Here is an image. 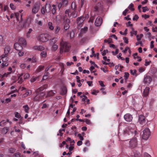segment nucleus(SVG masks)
I'll return each instance as SVG.
<instances>
[{
    "mask_svg": "<svg viewBox=\"0 0 157 157\" xmlns=\"http://www.w3.org/2000/svg\"><path fill=\"white\" fill-rule=\"evenodd\" d=\"M124 129L122 132V134L125 137H129V136L136 134L137 132L135 125L132 124L129 126H125Z\"/></svg>",
    "mask_w": 157,
    "mask_h": 157,
    "instance_id": "f257e3e1",
    "label": "nucleus"
},
{
    "mask_svg": "<svg viewBox=\"0 0 157 157\" xmlns=\"http://www.w3.org/2000/svg\"><path fill=\"white\" fill-rule=\"evenodd\" d=\"M60 52H63L64 51L65 52H68L71 47V44L68 42L64 41L62 40L60 43Z\"/></svg>",
    "mask_w": 157,
    "mask_h": 157,
    "instance_id": "f03ea898",
    "label": "nucleus"
},
{
    "mask_svg": "<svg viewBox=\"0 0 157 157\" xmlns=\"http://www.w3.org/2000/svg\"><path fill=\"white\" fill-rule=\"evenodd\" d=\"M137 145V140L136 137H133L129 142V147L131 149L134 148Z\"/></svg>",
    "mask_w": 157,
    "mask_h": 157,
    "instance_id": "7ed1b4c3",
    "label": "nucleus"
},
{
    "mask_svg": "<svg viewBox=\"0 0 157 157\" xmlns=\"http://www.w3.org/2000/svg\"><path fill=\"white\" fill-rule=\"evenodd\" d=\"M48 35L47 34H41L37 37V39L39 41L44 42L48 40Z\"/></svg>",
    "mask_w": 157,
    "mask_h": 157,
    "instance_id": "20e7f679",
    "label": "nucleus"
},
{
    "mask_svg": "<svg viewBox=\"0 0 157 157\" xmlns=\"http://www.w3.org/2000/svg\"><path fill=\"white\" fill-rule=\"evenodd\" d=\"M151 132L148 128H146L143 131L142 138L145 140H147L148 138L150 135Z\"/></svg>",
    "mask_w": 157,
    "mask_h": 157,
    "instance_id": "39448f33",
    "label": "nucleus"
},
{
    "mask_svg": "<svg viewBox=\"0 0 157 157\" xmlns=\"http://www.w3.org/2000/svg\"><path fill=\"white\" fill-rule=\"evenodd\" d=\"M147 120L144 116L140 115L138 116V123L140 125H144L145 124Z\"/></svg>",
    "mask_w": 157,
    "mask_h": 157,
    "instance_id": "423d86ee",
    "label": "nucleus"
},
{
    "mask_svg": "<svg viewBox=\"0 0 157 157\" xmlns=\"http://www.w3.org/2000/svg\"><path fill=\"white\" fill-rule=\"evenodd\" d=\"M84 20L85 19L83 16H81L77 18L76 21L78 29H81L83 25Z\"/></svg>",
    "mask_w": 157,
    "mask_h": 157,
    "instance_id": "0eeeda50",
    "label": "nucleus"
},
{
    "mask_svg": "<svg viewBox=\"0 0 157 157\" xmlns=\"http://www.w3.org/2000/svg\"><path fill=\"white\" fill-rule=\"evenodd\" d=\"M7 56L6 55H3L0 57V58H1V59L2 60L3 62L2 64V67L4 66H7L9 64L8 62V59Z\"/></svg>",
    "mask_w": 157,
    "mask_h": 157,
    "instance_id": "6e6552de",
    "label": "nucleus"
},
{
    "mask_svg": "<svg viewBox=\"0 0 157 157\" xmlns=\"http://www.w3.org/2000/svg\"><path fill=\"white\" fill-rule=\"evenodd\" d=\"M40 4L39 2H36L34 5L32 10V13L36 14L37 13L40 9Z\"/></svg>",
    "mask_w": 157,
    "mask_h": 157,
    "instance_id": "1a4fd4ad",
    "label": "nucleus"
},
{
    "mask_svg": "<svg viewBox=\"0 0 157 157\" xmlns=\"http://www.w3.org/2000/svg\"><path fill=\"white\" fill-rule=\"evenodd\" d=\"M124 118L126 121L128 122L131 121L133 119L132 115L129 113H127L125 114L124 116Z\"/></svg>",
    "mask_w": 157,
    "mask_h": 157,
    "instance_id": "9d476101",
    "label": "nucleus"
},
{
    "mask_svg": "<svg viewBox=\"0 0 157 157\" xmlns=\"http://www.w3.org/2000/svg\"><path fill=\"white\" fill-rule=\"evenodd\" d=\"M102 22V19L101 17H98L97 18L95 21V25L97 26H100L101 25Z\"/></svg>",
    "mask_w": 157,
    "mask_h": 157,
    "instance_id": "9b49d317",
    "label": "nucleus"
},
{
    "mask_svg": "<svg viewBox=\"0 0 157 157\" xmlns=\"http://www.w3.org/2000/svg\"><path fill=\"white\" fill-rule=\"evenodd\" d=\"M152 81V79L151 76L146 75L144 77V82L145 83H150Z\"/></svg>",
    "mask_w": 157,
    "mask_h": 157,
    "instance_id": "f8f14e48",
    "label": "nucleus"
},
{
    "mask_svg": "<svg viewBox=\"0 0 157 157\" xmlns=\"http://www.w3.org/2000/svg\"><path fill=\"white\" fill-rule=\"evenodd\" d=\"M150 90L149 87H146L143 93V96L144 97H146L148 95Z\"/></svg>",
    "mask_w": 157,
    "mask_h": 157,
    "instance_id": "ddd939ff",
    "label": "nucleus"
},
{
    "mask_svg": "<svg viewBox=\"0 0 157 157\" xmlns=\"http://www.w3.org/2000/svg\"><path fill=\"white\" fill-rule=\"evenodd\" d=\"M19 44V43H16L14 44V48L17 51L21 50L22 49V47Z\"/></svg>",
    "mask_w": 157,
    "mask_h": 157,
    "instance_id": "4468645a",
    "label": "nucleus"
},
{
    "mask_svg": "<svg viewBox=\"0 0 157 157\" xmlns=\"http://www.w3.org/2000/svg\"><path fill=\"white\" fill-rule=\"evenodd\" d=\"M19 43L23 45H26V43L25 39L23 38H21L19 40Z\"/></svg>",
    "mask_w": 157,
    "mask_h": 157,
    "instance_id": "2eb2a0df",
    "label": "nucleus"
},
{
    "mask_svg": "<svg viewBox=\"0 0 157 157\" xmlns=\"http://www.w3.org/2000/svg\"><path fill=\"white\" fill-rule=\"evenodd\" d=\"M67 88L65 86H63L61 88V90L60 91V94L62 95L65 94H67Z\"/></svg>",
    "mask_w": 157,
    "mask_h": 157,
    "instance_id": "dca6fc26",
    "label": "nucleus"
},
{
    "mask_svg": "<svg viewBox=\"0 0 157 157\" xmlns=\"http://www.w3.org/2000/svg\"><path fill=\"white\" fill-rule=\"evenodd\" d=\"M44 48L42 46H36L33 47V49L35 50L42 51L44 49Z\"/></svg>",
    "mask_w": 157,
    "mask_h": 157,
    "instance_id": "f3484780",
    "label": "nucleus"
},
{
    "mask_svg": "<svg viewBox=\"0 0 157 157\" xmlns=\"http://www.w3.org/2000/svg\"><path fill=\"white\" fill-rule=\"evenodd\" d=\"M45 10L46 13H49L50 10L51 6L49 4H46L45 6Z\"/></svg>",
    "mask_w": 157,
    "mask_h": 157,
    "instance_id": "a211bd4d",
    "label": "nucleus"
},
{
    "mask_svg": "<svg viewBox=\"0 0 157 157\" xmlns=\"http://www.w3.org/2000/svg\"><path fill=\"white\" fill-rule=\"evenodd\" d=\"M44 95V94L43 92H41L38 94L35 97V99L38 101H39L40 99L39 98V97H40Z\"/></svg>",
    "mask_w": 157,
    "mask_h": 157,
    "instance_id": "6ab92c4d",
    "label": "nucleus"
},
{
    "mask_svg": "<svg viewBox=\"0 0 157 157\" xmlns=\"http://www.w3.org/2000/svg\"><path fill=\"white\" fill-rule=\"evenodd\" d=\"M23 73H21L19 75V76H18V82L20 84H21L23 82V80L22 77V76H23Z\"/></svg>",
    "mask_w": 157,
    "mask_h": 157,
    "instance_id": "aec40b11",
    "label": "nucleus"
},
{
    "mask_svg": "<svg viewBox=\"0 0 157 157\" xmlns=\"http://www.w3.org/2000/svg\"><path fill=\"white\" fill-rule=\"evenodd\" d=\"M66 141H69L70 143V145L72 146L74 145V144L75 143V141L74 140H72L70 137H68L66 140Z\"/></svg>",
    "mask_w": 157,
    "mask_h": 157,
    "instance_id": "412c9836",
    "label": "nucleus"
},
{
    "mask_svg": "<svg viewBox=\"0 0 157 157\" xmlns=\"http://www.w3.org/2000/svg\"><path fill=\"white\" fill-rule=\"evenodd\" d=\"M10 48L9 47L7 46H6L4 49V53L5 55H6L7 56V54L9 53Z\"/></svg>",
    "mask_w": 157,
    "mask_h": 157,
    "instance_id": "4be33fe9",
    "label": "nucleus"
},
{
    "mask_svg": "<svg viewBox=\"0 0 157 157\" xmlns=\"http://www.w3.org/2000/svg\"><path fill=\"white\" fill-rule=\"evenodd\" d=\"M70 15H71V17L72 16L74 18L76 17L77 16V12L75 10L71 13Z\"/></svg>",
    "mask_w": 157,
    "mask_h": 157,
    "instance_id": "5701e85b",
    "label": "nucleus"
},
{
    "mask_svg": "<svg viewBox=\"0 0 157 157\" xmlns=\"http://www.w3.org/2000/svg\"><path fill=\"white\" fill-rule=\"evenodd\" d=\"M6 122H9V120H7L6 121L3 120L0 123V126H3L6 125Z\"/></svg>",
    "mask_w": 157,
    "mask_h": 157,
    "instance_id": "b1692460",
    "label": "nucleus"
},
{
    "mask_svg": "<svg viewBox=\"0 0 157 157\" xmlns=\"http://www.w3.org/2000/svg\"><path fill=\"white\" fill-rule=\"evenodd\" d=\"M23 108L24 109V110L26 113H28L29 110V108L28 105H26L23 106Z\"/></svg>",
    "mask_w": 157,
    "mask_h": 157,
    "instance_id": "393cba45",
    "label": "nucleus"
},
{
    "mask_svg": "<svg viewBox=\"0 0 157 157\" xmlns=\"http://www.w3.org/2000/svg\"><path fill=\"white\" fill-rule=\"evenodd\" d=\"M48 27L50 30H52L54 29V27L53 26L52 23L51 22H49L48 23Z\"/></svg>",
    "mask_w": 157,
    "mask_h": 157,
    "instance_id": "a878e982",
    "label": "nucleus"
},
{
    "mask_svg": "<svg viewBox=\"0 0 157 157\" xmlns=\"http://www.w3.org/2000/svg\"><path fill=\"white\" fill-rule=\"evenodd\" d=\"M57 41V39L56 38H54L51 40L50 44L52 45L55 44Z\"/></svg>",
    "mask_w": 157,
    "mask_h": 157,
    "instance_id": "bb28decb",
    "label": "nucleus"
},
{
    "mask_svg": "<svg viewBox=\"0 0 157 157\" xmlns=\"http://www.w3.org/2000/svg\"><path fill=\"white\" fill-rule=\"evenodd\" d=\"M144 35L143 34H141L140 35H136V39L138 41H139L143 37Z\"/></svg>",
    "mask_w": 157,
    "mask_h": 157,
    "instance_id": "cd10ccee",
    "label": "nucleus"
},
{
    "mask_svg": "<svg viewBox=\"0 0 157 157\" xmlns=\"http://www.w3.org/2000/svg\"><path fill=\"white\" fill-rule=\"evenodd\" d=\"M60 29V28L58 26H56L55 29V33L56 34L58 33Z\"/></svg>",
    "mask_w": 157,
    "mask_h": 157,
    "instance_id": "c85d7f7f",
    "label": "nucleus"
},
{
    "mask_svg": "<svg viewBox=\"0 0 157 157\" xmlns=\"http://www.w3.org/2000/svg\"><path fill=\"white\" fill-rule=\"evenodd\" d=\"M71 6L72 9L73 10H76L77 7V6L76 5L75 2H72Z\"/></svg>",
    "mask_w": 157,
    "mask_h": 157,
    "instance_id": "c756f323",
    "label": "nucleus"
},
{
    "mask_svg": "<svg viewBox=\"0 0 157 157\" xmlns=\"http://www.w3.org/2000/svg\"><path fill=\"white\" fill-rule=\"evenodd\" d=\"M53 8L52 10V13L53 14H54L56 13V5H52Z\"/></svg>",
    "mask_w": 157,
    "mask_h": 157,
    "instance_id": "7c9ffc66",
    "label": "nucleus"
},
{
    "mask_svg": "<svg viewBox=\"0 0 157 157\" xmlns=\"http://www.w3.org/2000/svg\"><path fill=\"white\" fill-rule=\"evenodd\" d=\"M156 71L157 70L155 68L153 67L151 69L150 72L152 74H154L156 73Z\"/></svg>",
    "mask_w": 157,
    "mask_h": 157,
    "instance_id": "2f4dec72",
    "label": "nucleus"
},
{
    "mask_svg": "<svg viewBox=\"0 0 157 157\" xmlns=\"http://www.w3.org/2000/svg\"><path fill=\"white\" fill-rule=\"evenodd\" d=\"M87 30L88 28L86 27H85L81 30V32L82 33H85Z\"/></svg>",
    "mask_w": 157,
    "mask_h": 157,
    "instance_id": "473e14b6",
    "label": "nucleus"
},
{
    "mask_svg": "<svg viewBox=\"0 0 157 157\" xmlns=\"http://www.w3.org/2000/svg\"><path fill=\"white\" fill-rule=\"evenodd\" d=\"M44 67V66H40L37 69L36 71L37 72H40Z\"/></svg>",
    "mask_w": 157,
    "mask_h": 157,
    "instance_id": "72a5a7b5",
    "label": "nucleus"
},
{
    "mask_svg": "<svg viewBox=\"0 0 157 157\" xmlns=\"http://www.w3.org/2000/svg\"><path fill=\"white\" fill-rule=\"evenodd\" d=\"M64 28L65 30H67L70 27V26H69V24H66V23H64Z\"/></svg>",
    "mask_w": 157,
    "mask_h": 157,
    "instance_id": "f704fd0d",
    "label": "nucleus"
},
{
    "mask_svg": "<svg viewBox=\"0 0 157 157\" xmlns=\"http://www.w3.org/2000/svg\"><path fill=\"white\" fill-rule=\"evenodd\" d=\"M136 72L137 71L136 70H130V73L132 75H136Z\"/></svg>",
    "mask_w": 157,
    "mask_h": 157,
    "instance_id": "c9c22d12",
    "label": "nucleus"
},
{
    "mask_svg": "<svg viewBox=\"0 0 157 157\" xmlns=\"http://www.w3.org/2000/svg\"><path fill=\"white\" fill-rule=\"evenodd\" d=\"M80 97L82 98V101H86V100L87 99V97L84 95H83L82 96H80Z\"/></svg>",
    "mask_w": 157,
    "mask_h": 157,
    "instance_id": "e433bc0d",
    "label": "nucleus"
},
{
    "mask_svg": "<svg viewBox=\"0 0 157 157\" xmlns=\"http://www.w3.org/2000/svg\"><path fill=\"white\" fill-rule=\"evenodd\" d=\"M141 155L140 152L136 151L134 154L135 157H140Z\"/></svg>",
    "mask_w": 157,
    "mask_h": 157,
    "instance_id": "4c0bfd02",
    "label": "nucleus"
},
{
    "mask_svg": "<svg viewBox=\"0 0 157 157\" xmlns=\"http://www.w3.org/2000/svg\"><path fill=\"white\" fill-rule=\"evenodd\" d=\"M133 6V4L132 3H131L128 6V8L129 9L131 10L132 11H134V8H132Z\"/></svg>",
    "mask_w": 157,
    "mask_h": 157,
    "instance_id": "58836bf2",
    "label": "nucleus"
},
{
    "mask_svg": "<svg viewBox=\"0 0 157 157\" xmlns=\"http://www.w3.org/2000/svg\"><path fill=\"white\" fill-rule=\"evenodd\" d=\"M9 128L8 127H5L3 128V132L5 134L9 131Z\"/></svg>",
    "mask_w": 157,
    "mask_h": 157,
    "instance_id": "ea45409f",
    "label": "nucleus"
},
{
    "mask_svg": "<svg viewBox=\"0 0 157 157\" xmlns=\"http://www.w3.org/2000/svg\"><path fill=\"white\" fill-rule=\"evenodd\" d=\"M29 77L30 75L28 73H26L24 75V79H25L28 78Z\"/></svg>",
    "mask_w": 157,
    "mask_h": 157,
    "instance_id": "a19ab883",
    "label": "nucleus"
},
{
    "mask_svg": "<svg viewBox=\"0 0 157 157\" xmlns=\"http://www.w3.org/2000/svg\"><path fill=\"white\" fill-rule=\"evenodd\" d=\"M62 131L65 132V129H60L59 131V133H60V134L59 135V134H58L57 135L58 136L60 135L61 136H62L63 135V133L61 132Z\"/></svg>",
    "mask_w": 157,
    "mask_h": 157,
    "instance_id": "79ce46f5",
    "label": "nucleus"
},
{
    "mask_svg": "<svg viewBox=\"0 0 157 157\" xmlns=\"http://www.w3.org/2000/svg\"><path fill=\"white\" fill-rule=\"evenodd\" d=\"M132 31L130 32V33H133L135 35H136L137 33V31H135L134 28L133 27L131 28Z\"/></svg>",
    "mask_w": 157,
    "mask_h": 157,
    "instance_id": "37998d69",
    "label": "nucleus"
},
{
    "mask_svg": "<svg viewBox=\"0 0 157 157\" xmlns=\"http://www.w3.org/2000/svg\"><path fill=\"white\" fill-rule=\"evenodd\" d=\"M69 12H70V10L69 9H67L65 11V14L66 15H68V17H71V15H70V14H69Z\"/></svg>",
    "mask_w": 157,
    "mask_h": 157,
    "instance_id": "c03bdc74",
    "label": "nucleus"
},
{
    "mask_svg": "<svg viewBox=\"0 0 157 157\" xmlns=\"http://www.w3.org/2000/svg\"><path fill=\"white\" fill-rule=\"evenodd\" d=\"M58 46L56 44H54L52 45L53 50L54 51L56 50L58 48Z\"/></svg>",
    "mask_w": 157,
    "mask_h": 157,
    "instance_id": "a18cd8bd",
    "label": "nucleus"
},
{
    "mask_svg": "<svg viewBox=\"0 0 157 157\" xmlns=\"http://www.w3.org/2000/svg\"><path fill=\"white\" fill-rule=\"evenodd\" d=\"M49 75L48 72H47L46 74H45L43 76V80H46L48 78V75Z\"/></svg>",
    "mask_w": 157,
    "mask_h": 157,
    "instance_id": "49530a36",
    "label": "nucleus"
},
{
    "mask_svg": "<svg viewBox=\"0 0 157 157\" xmlns=\"http://www.w3.org/2000/svg\"><path fill=\"white\" fill-rule=\"evenodd\" d=\"M108 50H104L101 53L102 55L104 56L106 54V53H108Z\"/></svg>",
    "mask_w": 157,
    "mask_h": 157,
    "instance_id": "de8ad7c7",
    "label": "nucleus"
},
{
    "mask_svg": "<svg viewBox=\"0 0 157 157\" xmlns=\"http://www.w3.org/2000/svg\"><path fill=\"white\" fill-rule=\"evenodd\" d=\"M129 74L128 72H125L124 73V77L126 79H128L129 76Z\"/></svg>",
    "mask_w": 157,
    "mask_h": 157,
    "instance_id": "09e8293b",
    "label": "nucleus"
},
{
    "mask_svg": "<svg viewBox=\"0 0 157 157\" xmlns=\"http://www.w3.org/2000/svg\"><path fill=\"white\" fill-rule=\"evenodd\" d=\"M9 151L10 153H13L15 151V149L13 148H11L9 149Z\"/></svg>",
    "mask_w": 157,
    "mask_h": 157,
    "instance_id": "8fccbe9b",
    "label": "nucleus"
},
{
    "mask_svg": "<svg viewBox=\"0 0 157 157\" xmlns=\"http://www.w3.org/2000/svg\"><path fill=\"white\" fill-rule=\"evenodd\" d=\"M118 51H119V49H116L115 52H114V51H112V54L113 55H115L116 54L118 53Z\"/></svg>",
    "mask_w": 157,
    "mask_h": 157,
    "instance_id": "3c124183",
    "label": "nucleus"
},
{
    "mask_svg": "<svg viewBox=\"0 0 157 157\" xmlns=\"http://www.w3.org/2000/svg\"><path fill=\"white\" fill-rule=\"evenodd\" d=\"M64 19H65V18H64ZM65 21H64L63 23H66V24H69V23L70 22V20L68 18H66L65 20Z\"/></svg>",
    "mask_w": 157,
    "mask_h": 157,
    "instance_id": "603ef678",
    "label": "nucleus"
},
{
    "mask_svg": "<svg viewBox=\"0 0 157 157\" xmlns=\"http://www.w3.org/2000/svg\"><path fill=\"white\" fill-rule=\"evenodd\" d=\"M31 94V91L30 90H29V91H28L27 92H26L25 94H24L23 95V96H24V97L26 96H27L28 95H29L30 94Z\"/></svg>",
    "mask_w": 157,
    "mask_h": 157,
    "instance_id": "864d4df0",
    "label": "nucleus"
},
{
    "mask_svg": "<svg viewBox=\"0 0 157 157\" xmlns=\"http://www.w3.org/2000/svg\"><path fill=\"white\" fill-rule=\"evenodd\" d=\"M10 7L11 9L12 10H14L16 8V7L13 4L11 3L10 4Z\"/></svg>",
    "mask_w": 157,
    "mask_h": 157,
    "instance_id": "5fc2aeb1",
    "label": "nucleus"
},
{
    "mask_svg": "<svg viewBox=\"0 0 157 157\" xmlns=\"http://www.w3.org/2000/svg\"><path fill=\"white\" fill-rule=\"evenodd\" d=\"M142 8L143 9V11L144 12H145L146 11L148 10V9L147 6L143 7Z\"/></svg>",
    "mask_w": 157,
    "mask_h": 157,
    "instance_id": "6e6d98bb",
    "label": "nucleus"
},
{
    "mask_svg": "<svg viewBox=\"0 0 157 157\" xmlns=\"http://www.w3.org/2000/svg\"><path fill=\"white\" fill-rule=\"evenodd\" d=\"M78 136L79 137L80 140L82 141L84 140L83 137L81 136V134H78Z\"/></svg>",
    "mask_w": 157,
    "mask_h": 157,
    "instance_id": "4d7b16f0",
    "label": "nucleus"
},
{
    "mask_svg": "<svg viewBox=\"0 0 157 157\" xmlns=\"http://www.w3.org/2000/svg\"><path fill=\"white\" fill-rule=\"evenodd\" d=\"M45 8L43 7L41 9V12L43 14H44L46 12L45 11Z\"/></svg>",
    "mask_w": 157,
    "mask_h": 157,
    "instance_id": "13d9d810",
    "label": "nucleus"
},
{
    "mask_svg": "<svg viewBox=\"0 0 157 157\" xmlns=\"http://www.w3.org/2000/svg\"><path fill=\"white\" fill-rule=\"evenodd\" d=\"M3 41V37L1 35H0V46H1L2 45Z\"/></svg>",
    "mask_w": 157,
    "mask_h": 157,
    "instance_id": "bf43d9fd",
    "label": "nucleus"
},
{
    "mask_svg": "<svg viewBox=\"0 0 157 157\" xmlns=\"http://www.w3.org/2000/svg\"><path fill=\"white\" fill-rule=\"evenodd\" d=\"M20 67L22 69L25 68L26 67V65L25 63H22L20 65Z\"/></svg>",
    "mask_w": 157,
    "mask_h": 157,
    "instance_id": "052dcab7",
    "label": "nucleus"
},
{
    "mask_svg": "<svg viewBox=\"0 0 157 157\" xmlns=\"http://www.w3.org/2000/svg\"><path fill=\"white\" fill-rule=\"evenodd\" d=\"M46 55V52H45L43 51L41 53V55L43 57H45Z\"/></svg>",
    "mask_w": 157,
    "mask_h": 157,
    "instance_id": "680f3d73",
    "label": "nucleus"
},
{
    "mask_svg": "<svg viewBox=\"0 0 157 157\" xmlns=\"http://www.w3.org/2000/svg\"><path fill=\"white\" fill-rule=\"evenodd\" d=\"M19 52L18 53V54L19 55V56H23L24 54V52H23L21 50L20 51H18Z\"/></svg>",
    "mask_w": 157,
    "mask_h": 157,
    "instance_id": "e2e57ef3",
    "label": "nucleus"
},
{
    "mask_svg": "<svg viewBox=\"0 0 157 157\" xmlns=\"http://www.w3.org/2000/svg\"><path fill=\"white\" fill-rule=\"evenodd\" d=\"M127 31H128V30L127 29H126L125 30V31H124V32L125 33H123L121 31H120V34H121V35H126L127 33Z\"/></svg>",
    "mask_w": 157,
    "mask_h": 157,
    "instance_id": "0e129e2a",
    "label": "nucleus"
},
{
    "mask_svg": "<svg viewBox=\"0 0 157 157\" xmlns=\"http://www.w3.org/2000/svg\"><path fill=\"white\" fill-rule=\"evenodd\" d=\"M15 117L18 118H20L21 115L18 112H16L15 114Z\"/></svg>",
    "mask_w": 157,
    "mask_h": 157,
    "instance_id": "69168bd1",
    "label": "nucleus"
},
{
    "mask_svg": "<svg viewBox=\"0 0 157 157\" xmlns=\"http://www.w3.org/2000/svg\"><path fill=\"white\" fill-rule=\"evenodd\" d=\"M44 90V88L43 87H41L39 88L36 90L37 92H40Z\"/></svg>",
    "mask_w": 157,
    "mask_h": 157,
    "instance_id": "338daca9",
    "label": "nucleus"
},
{
    "mask_svg": "<svg viewBox=\"0 0 157 157\" xmlns=\"http://www.w3.org/2000/svg\"><path fill=\"white\" fill-rule=\"evenodd\" d=\"M138 18V16L137 15H135L133 18V21H137Z\"/></svg>",
    "mask_w": 157,
    "mask_h": 157,
    "instance_id": "774afa93",
    "label": "nucleus"
}]
</instances>
